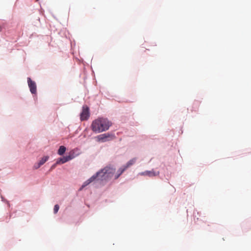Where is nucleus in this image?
<instances>
[{
  "label": "nucleus",
  "mask_w": 251,
  "mask_h": 251,
  "mask_svg": "<svg viewBox=\"0 0 251 251\" xmlns=\"http://www.w3.org/2000/svg\"><path fill=\"white\" fill-rule=\"evenodd\" d=\"M66 150V149L64 146H60L58 150V154L60 155L63 154L65 153Z\"/></svg>",
  "instance_id": "obj_11"
},
{
  "label": "nucleus",
  "mask_w": 251,
  "mask_h": 251,
  "mask_svg": "<svg viewBox=\"0 0 251 251\" xmlns=\"http://www.w3.org/2000/svg\"><path fill=\"white\" fill-rule=\"evenodd\" d=\"M160 173L159 171H155L153 169L151 171H146L140 173L139 174L142 176H148L149 177H152L159 176Z\"/></svg>",
  "instance_id": "obj_6"
},
{
  "label": "nucleus",
  "mask_w": 251,
  "mask_h": 251,
  "mask_svg": "<svg viewBox=\"0 0 251 251\" xmlns=\"http://www.w3.org/2000/svg\"><path fill=\"white\" fill-rule=\"evenodd\" d=\"M112 123L107 118H98L92 123L91 127L95 133H100L107 130Z\"/></svg>",
  "instance_id": "obj_1"
},
{
  "label": "nucleus",
  "mask_w": 251,
  "mask_h": 251,
  "mask_svg": "<svg viewBox=\"0 0 251 251\" xmlns=\"http://www.w3.org/2000/svg\"><path fill=\"white\" fill-rule=\"evenodd\" d=\"M72 158L73 157L70 155L64 156L63 157L61 158L58 160H57L56 164H63L71 160Z\"/></svg>",
  "instance_id": "obj_9"
},
{
  "label": "nucleus",
  "mask_w": 251,
  "mask_h": 251,
  "mask_svg": "<svg viewBox=\"0 0 251 251\" xmlns=\"http://www.w3.org/2000/svg\"><path fill=\"white\" fill-rule=\"evenodd\" d=\"M90 116L89 109L87 106H83L80 114L81 121L87 120Z\"/></svg>",
  "instance_id": "obj_4"
},
{
  "label": "nucleus",
  "mask_w": 251,
  "mask_h": 251,
  "mask_svg": "<svg viewBox=\"0 0 251 251\" xmlns=\"http://www.w3.org/2000/svg\"><path fill=\"white\" fill-rule=\"evenodd\" d=\"M57 164H56V163L55 164L52 165V166L50 168V170H52L54 169L56 167V166Z\"/></svg>",
  "instance_id": "obj_13"
},
{
  "label": "nucleus",
  "mask_w": 251,
  "mask_h": 251,
  "mask_svg": "<svg viewBox=\"0 0 251 251\" xmlns=\"http://www.w3.org/2000/svg\"><path fill=\"white\" fill-rule=\"evenodd\" d=\"M114 136L109 133H104L98 135L96 138L98 142H105L109 140V138L112 139Z\"/></svg>",
  "instance_id": "obj_5"
},
{
  "label": "nucleus",
  "mask_w": 251,
  "mask_h": 251,
  "mask_svg": "<svg viewBox=\"0 0 251 251\" xmlns=\"http://www.w3.org/2000/svg\"><path fill=\"white\" fill-rule=\"evenodd\" d=\"M97 178V176L96 175H93L92 176H91L89 179H88L87 180L85 181L83 185H82L81 187L79 189V190H81L83 188L88 185L90 183L94 181L96 178Z\"/></svg>",
  "instance_id": "obj_8"
},
{
  "label": "nucleus",
  "mask_w": 251,
  "mask_h": 251,
  "mask_svg": "<svg viewBox=\"0 0 251 251\" xmlns=\"http://www.w3.org/2000/svg\"><path fill=\"white\" fill-rule=\"evenodd\" d=\"M136 160V158H132L131 160H130L125 166L119 169V170H118V172H119V173L115 176V179H117L127 168L134 164L135 163Z\"/></svg>",
  "instance_id": "obj_3"
},
{
  "label": "nucleus",
  "mask_w": 251,
  "mask_h": 251,
  "mask_svg": "<svg viewBox=\"0 0 251 251\" xmlns=\"http://www.w3.org/2000/svg\"><path fill=\"white\" fill-rule=\"evenodd\" d=\"M49 159L48 156H44L42 159L40 160L38 165L34 166L35 169H37L39 168L41 165H43Z\"/></svg>",
  "instance_id": "obj_10"
},
{
  "label": "nucleus",
  "mask_w": 251,
  "mask_h": 251,
  "mask_svg": "<svg viewBox=\"0 0 251 251\" xmlns=\"http://www.w3.org/2000/svg\"><path fill=\"white\" fill-rule=\"evenodd\" d=\"M115 172V169L109 166H106L97 172L96 174L97 178L101 180H107L112 177Z\"/></svg>",
  "instance_id": "obj_2"
},
{
  "label": "nucleus",
  "mask_w": 251,
  "mask_h": 251,
  "mask_svg": "<svg viewBox=\"0 0 251 251\" xmlns=\"http://www.w3.org/2000/svg\"><path fill=\"white\" fill-rule=\"evenodd\" d=\"M27 83L31 93L33 94H35L37 92L36 83L32 81L30 77L27 78Z\"/></svg>",
  "instance_id": "obj_7"
},
{
  "label": "nucleus",
  "mask_w": 251,
  "mask_h": 251,
  "mask_svg": "<svg viewBox=\"0 0 251 251\" xmlns=\"http://www.w3.org/2000/svg\"><path fill=\"white\" fill-rule=\"evenodd\" d=\"M59 208V206L58 204L55 205V206L54 207V209H53L54 213L55 214L58 212Z\"/></svg>",
  "instance_id": "obj_12"
}]
</instances>
